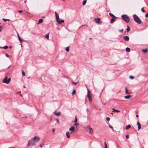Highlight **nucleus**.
<instances>
[{"label": "nucleus", "mask_w": 148, "mask_h": 148, "mask_svg": "<svg viewBox=\"0 0 148 148\" xmlns=\"http://www.w3.org/2000/svg\"><path fill=\"white\" fill-rule=\"evenodd\" d=\"M134 20L138 24H140L141 21L138 16L136 14H134L133 15Z\"/></svg>", "instance_id": "f257e3e1"}, {"label": "nucleus", "mask_w": 148, "mask_h": 148, "mask_svg": "<svg viewBox=\"0 0 148 148\" xmlns=\"http://www.w3.org/2000/svg\"><path fill=\"white\" fill-rule=\"evenodd\" d=\"M121 17L123 19L126 23H128L130 21V19L129 17L126 14L123 15L121 16Z\"/></svg>", "instance_id": "f03ea898"}, {"label": "nucleus", "mask_w": 148, "mask_h": 148, "mask_svg": "<svg viewBox=\"0 0 148 148\" xmlns=\"http://www.w3.org/2000/svg\"><path fill=\"white\" fill-rule=\"evenodd\" d=\"M35 142L34 139H33V138H32L30 139L28 141L27 146H29L31 145L32 146H35Z\"/></svg>", "instance_id": "7ed1b4c3"}, {"label": "nucleus", "mask_w": 148, "mask_h": 148, "mask_svg": "<svg viewBox=\"0 0 148 148\" xmlns=\"http://www.w3.org/2000/svg\"><path fill=\"white\" fill-rule=\"evenodd\" d=\"M11 81V78H9L8 79L7 77H6L5 78H4L2 81V82L3 83L6 84H8Z\"/></svg>", "instance_id": "20e7f679"}, {"label": "nucleus", "mask_w": 148, "mask_h": 148, "mask_svg": "<svg viewBox=\"0 0 148 148\" xmlns=\"http://www.w3.org/2000/svg\"><path fill=\"white\" fill-rule=\"evenodd\" d=\"M34 139L35 143L38 142L40 140V138L39 136H35L33 138H32Z\"/></svg>", "instance_id": "39448f33"}, {"label": "nucleus", "mask_w": 148, "mask_h": 148, "mask_svg": "<svg viewBox=\"0 0 148 148\" xmlns=\"http://www.w3.org/2000/svg\"><path fill=\"white\" fill-rule=\"evenodd\" d=\"M100 18L99 17H98L95 19V22L97 23H100Z\"/></svg>", "instance_id": "423d86ee"}, {"label": "nucleus", "mask_w": 148, "mask_h": 148, "mask_svg": "<svg viewBox=\"0 0 148 148\" xmlns=\"http://www.w3.org/2000/svg\"><path fill=\"white\" fill-rule=\"evenodd\" d=\"M124 39L127 41H128L129 40V37L128 36H126L123 37Z\"/></svg>", "instance_id": "0eeeda50"}, {"label": "nucleus", "mask_w": 148, "mask_h": 148, "mask_svg": "<svg viewBox=\"0 0 148 148\" xmlns=\"http://www.w3.org/2000/svg\"><path fill=\"white\" fill-rule=\"evenodd\" d=\"M115 19H116V17L115 16V17H112L111 19L110 23H113L115 21Z\"/></svg>", "instance_id": "6e6552de"}, {"label": "nucleus", "mask_w": 148, "mask_h": 148, "mask_svg": "<svg viewBox=\"0 0 148 148\" xmlns=\"http://www.w3.org/2000/svg\"><path fill=\"white\" fill-rule=\"evenodd\" d=\"M18 40L20 43H22V40L20 38V37L19 36L18 34Z\"/></svg>", "instance_id": "1a4fd4ad"}, {"label": "nucleus", "mask_w": 148, "mask_h": 148, "mask_svg": "<svg viewBox=\"0 0 148 148\" xmlns=\"http://www.w3.org/2000/svg\"><path fill=\"white\" fill-rule=\"evenodd\" d=\"M112 110H113V111H112L113 112H120L119 110H116L114 108H113Z\"/></svg>", "instance_id": "9d476101"}, {"label": "nucleus", "mask_w": 148, "mask_h": 148, "mask_svg": "<svg viewBox=\"0 0 148 148\" xmlns=\"http://www.w3.org/2000/svg\"><path fill=\"white\" fill-rule=\"evenodd\" d=\"M87 96L88 98L89 101H92V97L90 96V95H88Z\"/></svg>", "instance_id": "9b49d317"}, {"label": "nucleus", "mask_w": 148, "mask_h": 148, "mask_svg": "<svg viewBox=\"0 0 148 148\" xmlns=\"http://www.w3.org/2000/svg\"><path fill=\"white\" fill-rule=\"evenodd\" d=\"M131 97V95H127V96H125V97H124V98L125 99H130V97Z\"/></svg>", "instance_id": "f8f14e48"}, {"label": "nucleus", "mask_w": 148, "mask_h": 148, "mask_svg": "<svg viewBox=\"0 0 148 148\" xmlns=\"http://www.w3.org/2000/svg\"><path fill=\"white\" fill-rule=\"evenodd\" d=\"M131 127V126L130 125H127L125 127V129L126 130H128Z\"/></svg>", "instance_id": "ddd939ff"}, {"label": "nucleus", "mask_w": 148, "mask_h": 148, "mask_svg": "<svg viewBox=\"0 0 148 148\" xmlns=\"http://www.w3.org/2000/svg\"><path fill=\"white\" fill-rule=\"evenodd\" d=\"M142 51L144 53H145L147 52L148 50L147 49H143Z\"/></svg>", "instance_id": "4468645a"}, {"label": "nucleus", "mask_w": 148, "mask_h": 148, "mask_svg": "<svg viewBox=\"0 0 148 148\" xmlns=\"http://www.w3.org/2000/svg\"><path fill=\"white\" fill-rule=\"evenodd\" d=\"M75 128V127L74 126H72L69 128V130L71 131H73L74 130Z\"/></svg>", "instance_id": "2eb2a0df"}, {"label": "nucleus", "mask_w": 148, "mask_h": 148, "mask_svg": "<svg viewBox=\"0 0 148 148\" xmlns=\"http://www.w3.org/2000/svg\"><path fill=\"white\" fill-rule=\"evenodd\" d=\"M43 21V20L42 19H40L38 21V23H37L38 25L40 23H42Z\"/></svg>", "instance_id": "dca6fc26"}, {"label": "nucleus", "mask_w": 148, "mask_h": 148, "mask_svg": "<svg viewBox=\"0 0 148 148\" xmlns=\"http://www.w3.org/2000/svg\"><path fill=\"white\" fill-rule=\"evenodd\" d=\"M64 20H61L60 21H58V23L59 24H60L61 23H63L64 22Z\"/></svg>", "instance_id": "f3484780"}, {"label": "nucleus", "mask_w": 148, "mask_h": 148, "mask_svg": "<svg viewBox=\"0 0 148 148\" xmlns=\"http://www.w3.org/2000/svg\"><path fill=\"white\" fill-rule=\"evenodd\" d=\"M66 134L67 138H69L70 137V134L69 132H66Z\"/></svg>", "instance_id": "a211bd4d"}, {"label": "nucleus", "mask_w": 148, "mask_h": 148, "mask_svg": "<svg viewBox=\"0 0 148 148\" xmlns=\"http://www.w3.org/2000/svg\"><path fill=\"white\" fill-rule=\"evenodd\" d=\"M89 130V133L90 134L92 133L93 132V130L92 128H90L88 129Z\"/></svg>", "instance_id": "6ab92c4d"}, {"label": "nucleus", "mask_w": 148, "mask_h": 148, "mask_svg": "<svg viewBox=\"0 0 148 148\" xmlns=\"http://www.w3.org/2000/svg\"><path fill=\"white\" fill-rule=\"evenodd\" d=\"M60 112H56L55 113V114L57 116H59L60 115Z\"/></svg>", "instance_id": "aec40b11"}, {"label": "nucleus", "mask_w": 148, "mask_h": 148, "mask_svg": "<svg viewBox=\"0 0 148 148\" xmlns=\"http://www.w3.org/2000/svg\"><path fill=\"white\" fill-rule=\"evenodd\" d=\"M49 33H48V34H45V37L46 38L48 39L49 38Z\"/></svg>", "instance_id": "412c9836"}, {"label": "nucleus", "mask_w": 148, "mask_h": 148, "mask_svg": "<svg viewBox=\"0 0 148 148\" xmlns=\"http://www.w3.org/2000/svg\"><path fill=\"white\" fill-rule=\"evenodd\" d=\"M130 28L129 27L128 25L127 26V28L126 29V30L127 31V32H128L130 31Z\"/></svg>", "instance_id": "4be33fe9"}, {"label": "nucleus", "mask_w": 148, "mask_h": 148, "mask_svg": "<svg viewBox=\"0 0 148 148\" xmlns=\"http://www.w3.org/2000/svg\"><path fill=\"white\" fill-rule=\"evenodd\" d=\"M126 51L128 52H130V49L128 47H127L126 48Z\"/></svg>", "instance_id": "5701e85b"}, {"label": "nucleus", "mask_w": 148, "mask_h": 148, "mask_svg": "<svg viewBox=\"0 0 148 148\" xmlns=\"http://www.w3.org/2000/svg\"><path fill=\"white\" fill-rule=\"evenodd\" d=\"M77 116L76 115L75 116V120L73 122L75 123H76L77 122Z\"/></svg>", "instance_id": "b1692460"}, {"label": "nucleus", "mask_w": 148, "mask_h": 148, "mask_svg": "<svg viewBox=\"0 0 148 148\" xmlns=\"http://www.w3.org/2000/svg\"><path fill=\"white\" fill-rule=\"evenodd\" d=\"M87 90H88V93H87V96L90 95V90L89 89L87 88Z\"/></svg>", "instance_id": "393cba45"}, {"label": "nucleus", "mask_w": 148, "mask_h": 148, "mask_svg": "<svg viewBox=\"0 0 148 148\" xmlns=\"http://www.w3.org/2000/svg\"><path fill=\"white\" fill-rule=\"evenodd\" d=\"M86 2H87L86 0H84L83 1V3H82L83 5H85L86 3Z\"/></svg>", "instance_id": "a878e982"}, {"label": "nucleus", "mask_w": 148, "mask_h": 148, "mask_svg": "<svg viewBox=\"0 0 148 148\" xmlns=\"http://www.w3.org/2000/svg\"><path fill=\"white\" fill-rule=\"evenodd\" d=\"M69 46H68V47H66V49H65V50L67 52H69Z\"/></svg>", "instance_id": "bb28decb"}, {"label": "nucleus", "mask_w": 148, "mask_h": 148, "mask_svg": "<svg viewBox=\"0 0 148 148\" xmlns=\"http://www.w3.org/2000/svg\"><path fill=\"white\" fill-rule=\"evenodd\" d=\"M8 48V46H4V47H1V48L4 49H7Z\"/></svg>", "instance_id": "cd10ccee"}, {"label": "nucleus", "mask_w": 148, "mask_h": 148, "mask_svg": "<svg viewBox=\"0 0 148 148\" xmlns=\"http://www.w3.org/2000/svg\"><path fill=\"white\" fill-rule=\"evenodd\" d=\"M76 93V90L75 89H74L73 90V91L72 92V95H73L75 94Z\"/></svg>", "instance_id": "c85d7f7f"}, {"label": "nucleus", "mask_w": 148, "mask_h": 148, "mask_svg": "<svg viewBox=\"0 0 148 148\" xmlns=\"http://www.w3.org/2000/svg\"><path fill=\"white\" fill-rule=\"evenodd\" d=\"M109 14L110 15V16L112 17H115V16L113 14L111 13H109Z\"/></svg>", "instance_id": "c756f323"}, {"label": "nucleus", "mask_w": 148, "mask_h": 148, "mask_svg": "<svg viewBox=\"0 0 148 148\" xmlns=\"http://www.w3.org/2000/svg\"><path fill=\"white\" fill-rule=\"evenodd\" d=\"M109 125V127L110 128H111V129H112V131L113 132L114 131V129L113 128V127L112 126L110 125L109 124H108Z\"/></svg>", "instance_id": "7c9ffc66"}, {"label": "nucleus", "mask_w": 148, "mask_h": 148, "mask_svg": "<svg viewBox=\"0 0 148 148\" xmlns=\"http://www.w3.org/2000/svg\"><path fill=\"white\" fill-rule=\"evenodd\" d=\"M2 19L3 20V21L4 22H6V21H10V20L9 19H5V18H3Z\"/></svg>", "instance_id": "2f4dec72"}, {"label": "nucleus", "mask_w": 148, "mask_h": 148, "mask_svg": "<svg viewBox=\"0 0 148 148\" xmlns=\"http://www.w3.org/2000/svg\"><path fill=\"white\" fill-rule=\"evenodd\" d=\"M55 13L56 17H58L59 16V15L58 14V13L56 12H55Z\"/></svg>", "instance_id": "473e14b6"}, {"label": "nucleus", "mask_w": 148, "mask_h": 148, "mask_svg": "<svg viewBox=\"0 0 148 148\" xmlns=\"http://www.w3.org/2000/svg\"><path fill=\"white\" fill-rule=\"evenodd\" d=\"M56 21L58 22V21H59V16L56 17Z\"/></svg>", "instance_id": "72a5a7b5"}, {"label": "nucleus", "mask_w": 148, "mask_h": 148, "mask_svg": "<svg viewBox=\"0 0 148 148\" xmlns=\"http://www.w3.org/2000/svg\"><path fill=\"white\" fill-rule=\"evenodd\" d=\"M104 145H105V148H108L107 145L106 144V142H105L104 143Z\"/></svg>", "instance_id": "f704fd0d"}, {"label": "nucleus", "mask_w": 148, "mask_h": 148, "mask_svg": "<svg viewBox=\"0 0 148 148\" xmlns=\"http://www.w3.org/2000/svg\"><path fill=\"white\" fill-rule=\"evenodd\" d=\"M130 78L131 79H134V77L132 76H130Z\"/></svg>", "instance_id": "c9c22d12"}, {"label": "nucleus", "mask_w": 148, "mask_h": 148, "mask_svg": "<svg viewBox=\"0 0 148 148\" xmlns=\"http://www.w3.org/2000/svg\"><path fill=\"white\" fill-rule=\"evenodd\" d=\"M86 128L88 129H90V128L91 127H90V125H88L86 126Z\"/></svg>", "instance_id": "e433bc0d"}, {"label": "nucleus", "mask_w": 148, "mask_h": 148, "mask_svg": "<svg viewBox=\"0 0 148 148\" xmlns=\"http://www.w3.org/2000/svg\"><path fill=\"white\" fill-rule=\"evenodd\" d=\"M110 119L109 117H107L106 118V120L108 121H110Z\"/></svg>", "instance_id": "4c0bfd02"}, {"label": "nucleus", "mask_w": 148, "mask_h": 148, "mask_svg": "<svg viewBox=\"0 0 148 148\" xmlns=\"http://www.w3.org/2000/svg\"><path fill=\"white\" fill-rule=\"evenodd\" d=\"M144 8H143L141 9V10L142 12H145V11L143 9Z\"/></svg>", "instance_id": "58836bf2"}, {"label": "nucleus", "mask_w": 148, "mask_h": 148, "mask_svg": "<svg viewBox=\"0 0 148 148\" xmlns=\"http://www.w3.org/2000/svg\"><path fill=\"white\" fill-rule=\"evenodd\" d=\"M72 83L74 84V85H76L77 84V82H72Z\"/></svg>", "instance_id": "ea45409f"}, {"label": "nucleus", "mask_w": 148, "mask_h": 148, "mask_svg": "<svg viewBox=\"0 0 148 148\" xmlns=\"http://www.w3.org/2000/svg\"><path fill=\"white\" fill-rule=\"evenodd\" d=\"M5 56L7 57V58H9V55L7 54V53H5Z\"/></svg>", "instance_id": "a19ab883"}, {"label": "nucleus", "mask_w": 148, "mask_h": 148, "mask_svg": "<svg viewBox=\"0 0 148 148\" xmlns=\"http://www.w3.org/2000/svg\"><path fill=\"white\" fill-rule=\"evenodd\" d=\"M22 75L23 76H25V73L23 70L22 71Z\"/></svg>", "instance_id": "79ce46f5"}, {"label": "nucleus", "mask_w": 148, "mask_h": 148, "mask_svg": "<svg viewBox=\"0 0 148 148\" xmlns=\"http://www.w3.org/2000/svg\"><path fill=\"white\" fill-rule=\"evenodd\" d=\"M137 125L138 126L139 125H141L140 124V123L138 122V121H137Z\"/></svg>", "instance_id": "37998d69"}, {"label": "nucleus", "mask_w": 148, "mask_h": 148, "mask_svg": "<svg viewBox=\"0 0 148 148\" xmlns=\"http://www.w3.org/2000/svg\"><path fill=\"white\" fill-rule=\"evenodd\" d=\"M2 29V26H0V32Z\"/></svg>", "instance_id": "c03bdc74"}, {"label": "nucleus", "mask_w": 148, "mask_h": 148, "mask_svg": "<svg viewBox=\"0 0 148 148\" xmlns=\"http://www.w3.org/2000/svg\"><path fill=\"white\" fill-rule=\"evenodd\" d=\"M123 30H124L123 29H122L121 30H119V32H123Z\"/></svg>", "instance_id": "a18cd8bd"}, {"label": "nucleus", "mask_w": 148, "mask_h": 148, "mask_svg": "<svg viewBox=\"0 0 148 148\" xmlns=\"http://www.w3.org/2000/svg\"><path fill=\"white\" fill-rule=\"evenodd\" d=\"M126 138L127 139H128L129 138V136L128 135H127L126 136Z\"/></svg>", "instance_id": "49530a36"}, {"label": "nucleus", "mask_w": 148, "mask_h": 148, "mask_svg": "<svg viewBox=\"0 0 148 148\" xmlns=\"http://www.w3.org/2000/svg\"><path fill=\"white\" fill-rule=\"evenodd\" d=\"M56 121L58 123H59V120L57 119H56Z\"/></svg>", "instance_id": "de8ad7c7"}, {"label": "nucleus", "mask_w": 148, "mask_h": 148, "mask_svg": "<svg viewBox=\"0 0 148 148\" xmlns=\"http://www.w3.org/2000/svg\"><path fill=\"white\" fill-rule=\"evenodd\" d=\"M138 130H139L141 128V125L138 126Z\"/></svg>", "instance_id": "09e8293b"}, {"label": "nucleus", "mask_w": 148, "mask_h": 148, "mask_svg": "<svg viewBox=\"0 0 148 148\" xmlns=\"http://www.w3.org/2000/svg\"><path fill=\"white\" fill-rule=\"evenodd\" d=\"M145 16L146 17H148V12L145 14Z\"/></svg>", "instance_id": "8fccbe9b"}, {"label": "nucleus", "mask_w": 148, "mask_h": 148, "mask_svg": "<svg viewBox=\"0 0 148 148\" xmlns=\"http://www.w3.org/2000/svg\"><path fill=\"white\" fill-rule=\"evenodd\" d=\"M78 125V124L77 123H75L74 124V125Z\"/></svg>", "instance_id": "3c124183"}, {"label": "nucleus", "mask_w": 148, "mask_h": 148, "mask_svg": "<svg viewBox=\"0 0 148 148\" xmlns=\"http://www.w3.org/2000/svg\"><path fill=\"white\" fill-rule=\"evenodd\" d=\"M18 12L19 13H21V12H23V11L22 10H20L18 11Z\"/></svg>", "instance_id": "603ef678"}, {"label": "nucleus", "mask_w": 148, "mask_h": 148, "mask_svg": "<svg viewBox=\"0 0 148 148\" xmlns=\"http://www.w3.org/2000/svg\"><path fill=\"white\" fill-rule=\"evenodd\" d=\"M125 93L126 94H127L128 93V90H125Z\"/></svg>", "instance_id": "864d4df0"}, {"label": "nucleus", "mask_w": 148, "mask_h": 148, "mask_svg": "<svg viewBox=\"0 0 148 148\" xmlns=\"http://www.w3.org/2000/svg\"><path fill=\"white\" fill-rule=\"evenodd\" d=\"M55 131V129H53V130H52V131L53 132H54Z\"/></svg>", "instance_id": "5fc2aeb1"}, {"label": "nucleus", "mask_w": 148, "mask_h": 148, "mask_svg": "<svg viewBox=\"0 0 148 148\" xmlns=\"http://www.w3.org/2000/svg\"><path fill=\"white\" fill-rule=\"evenodd\" d=\"M136 117H137V118H138V114H136Z\"/></svg>", "instance_id": "6e6d98bb"}, {"label": "nucleus", "mask_w": 148, "mask_h": 148, "mask_svg": "<svg viewBox=\"0 0 148 148\" xmlns=\"http://www.w3.org/2000/svg\"><path fill=\"white\" fill-rule=\"evenodd\" d=\"M11 66L10 65L8 68H7V69H8L9 68H10V67Z\"/></svg>", "instance_id": "4d7b16f0"}, {"label": "nucleus", "mask_w": 148, "mask_h": 148, "mask_svg": "<svg viewBox=\"0 0 148 148\" xmlns=\"http://www.w3.org/2000/svg\"><path fill=\"white\" fill-rule=\"evenodd\" d=\"M125 90H127V88L126 87L125 88Z\"/></svg>", "instance_id": "13d9d810"}, {"label": "nucleus", "mask_w": 148, "mask_h": 148, "mask_svg": "<svg viewBox=\"0 0 148 148\" xmlns=\"http://www.w3.org/2000/svg\"><path fill=\"white\" fill-rule=\"evenodd\" d=\"M40 146L41 147V148H42V146L41 145H40Z\"/></svg>", "instance_id": "bf43d9fd"}, {"label": "nucleus", "mask_w": 148, "mask_h": 148, "mask_svg": "<svg viewBox=\"0 0 148 148\" xmlns=\"http://www.w3.org/2000/svg\"><path fill=\"white\" fill-rule=\"evenodd\" d=\"M23 87H24V88H25V87H26V86H23Z\"/></svg>", "instance_id": "052dcab7"}, {"label": "nucleus", "mask_w": 148, "mask_h": 148, "mask_svg": "<svg viewBox=\"0 0 148 148\" xmlns=\"http://www.w3.org/2000/svg\"><path fill=\"white\" fill-rule=\"evenodd\" d=\"M88 109H86V111H88Z\"/></svg>", "instance_id": "680f3d73"}, {"label": "nucleus", "mask_w": 148, "mask_h": 148, "mask_svg": "<svg viewBox=\"0 0 148 148\" xmlns=\"http://www.w3.org/2000/svg\"><path fill=\"white\" fill-rule=\"evenodd\" d=\"M21 47H22V44H21Z\"/></svg>", "instance_id": "e2e57ef3"}, {"label": "nucleus", "mask_w": 148, "mask_h": 148, "mask_svg": "<svg viewBox=\"0 0 148 148\" xmlns=\"http://www.w3.org/2000/svg\"><path fill=\"white\" fill-rule=\"evenodd\" d=\"M11 46H10V48H11Z\"/></svg>", "instance_id": "0e129e2a"}, {"label": "nucleus", "mask_w": 148, "mask_h": 148, "mask_svg": "<svg viewBox=\"0 0 148 148\" xmlns=\"http://www.w3.org/2000/svg\"><path fill=\"white\" fill-rule=\"evenodd\" d=\"M30 78V77H29L28 78Z\"/></svg>", "instance_id": "69168bd1"}, {"label": "nucleus", "mask_w": 148, "mask_h": 148, "mask_svg": "<svg viewBox=\"0 0 148 148\" xmlns=\"http://www.w3.org/2000/svg\"><path fill=\"white\" fill-rule=\"evenodd\" d=\"M25 2H26V1H25L24 3H25Z\"/></svg>", "instance_id": "338daca9"}, {"label": "nucleus", "mask_w": 148, "mask_h": 148, "mask_svg": "<svg viewBox=\"0 0 148 148\" xmlns=\"http://www.w3.org/2000/svg\"><path fill=\"white\" fill-rule=\"evenodd\" d=\"M25 2H26V1H25L24 3H25Z\"/></svg>", "instance_id": "774afa93"}]
</instances>
